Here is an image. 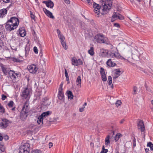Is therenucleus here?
<instances>
[{
  "mask_svg": "<svg viewBox=\"0 0 153 153\" xmlns=\"http://www.w3.org/2000/svg\"><path fill=\"white\" fill-rule=\"evenodd\" d=\"M100 8H96V9H94V12L95 13H97V15H98V17H99V14L100 13Z\"/></svg>",
  "mask_w": 153,
  "mask_h": 153,
  "instance_id": "e433bc0d",
  "label": "nucleus"
},
{
  "mask_svg": "<svg viewBox=\"0 0 153 153\" xmlns=\"http://www.w3.org/2000/svg\"><path fill=\"white\" fill-rule=\"evenodd\" d=\"M94 40L97 42L100 43H105L106 42L105 40L104 35L98 34L94 37Z\"/></svg>",
  "mask_w": 153,
  "mask_h": 153,
  "instance_id": "f257e3e1",
  "label": "nucleus"
},
{
  "mask_svg": "<svg viewBox=\"0 0 153 153\" xmlns=\"http://www.w3.org/2000/svg\"><path fill=\"white\" fill-rule=\"evenodd\" d=\"M115 58H120L121 56L118 53H116L115 54Z\"/></svg>",
  "mask_w": 153,
  "mask_h": 153,
  "instance_id": "09e8293b",
  "label": "nucleus"
},
{
  "mask_svg": "<svg viewBox=\"0 0 153 153\" xmlns=\"http://www.w3.org/2000/svg\"><path fill=\"white\" fill-rule=\"evenodd\" d=\"M19 33L20 35L22 37H24L25 36L26 34V33L25 30L23 28H21L19 29Z\"/></svg>",
  "mask_w": 153,
  "mask_h": 153,
  "instance_id": "a878e982",
  "label": "nucleus"
},
{
  "mask_svg": "<svg viewBox=\"0 0 153 153\" xmlns=\"http://www.w3.org/2000/svg\"><path fill=\"white\" fill-rule=\"evenodd\" d=\"M7 10L6 9H3L0 10V17L3 18L7 13Z\"/></svg>",
  "mask_w": 153,
  "mask_h": 153,
  "instance_id": "412c9836",
  "label": "nucleus"
},
{
  "mask_svg": "<svg viewBox=\"0 0 153 153\" xmlns=\"http://www.w3.org/2000/svg\"><path fill=\"white\" fill-rule=\"evenodd\" d=\"M100 73L101 76L102 80L104 82L106 81L107 80V78L105 73L104 70L103 68H100Z\"/></svg>",
  "mask_w": 153,
  "mask_h": 153,
  "instance_id": "9b49d317",
  "label": "nucleus"
},
{
  "mask_svg": "<svg viewBox=\"0 0 153 153\" xmlns=\"http://www.w3.org/2000/svg\"><path fill=\"white\" fill-rule=\"evenodd\" d=\"M30 12V16L31 18L32 19H35V16L33 14V13L32 12Z\"/></svg>",
  "mask_w": 153,
  "mask_h": 153,
  "instance_id": "49530a36",
  "label": "nucleus"
},
{
  "mask_svg": "<svg viewBox=\"0 0 153 153\" xmlns=\"http://www.w3.org/2000/svg\"><path fill=\"white\" fill-rule=\"evenodd\" d=\"M64 94L63 92H58V97L59 99L61 100L64 97Z\"/></svg>",
  "mask_w": 153,
  "mask_h": 153,
  "instance_id": "7c9ffc66",
  "label": "nucleus"
},
{
  "mask_svg": "<svg viewBox=\"0 0 153 153\" xmlns=\"http://www.w3.org/2000/svg\"><path fill=\"white\" fill-rule=\"evenodd\" d=\"M137 48H134V53H135L136 55V57H137V60L139 59V56L140 55V53L138 51V50L137 49L138 48L137 47H136Z\"/></svg>",
  "mask_w": 153,
  "mask_h": 153,
  "instance_id": "cd10ccee",
  "label": "nucleus"
},
{
  "mask_svg": "<svg viewBox=\"0 0 153 153\" xmlns=\"http://www.w3.org/2000/svg\"><path fill=\"white\" fill-rule=\"evenodd\" d=\"M67 95L68 96V98L71 100L73 98L74 96L72 92L70 91H67Z\"/></svg>",
  "mask_w": 153,
  "mask_h": 153,
  "instance_id": "bb28decb",
  "label": "nucleus"
},
{
  "mask_svg": "<svg viewBox=\"0 0 153 153\" xmlns=\"http://www.w3.org/2000/svg\"><path fill=\"white\" fill-rule=\"evenodd\" d=\"M65 74L66 77L68 76L67 70L65 69Z\"/></svg>",
  "mask_w": 153,
  "mask_h": 153,
  "instance_id": "603ef678",
  "label": "nucleus"
},
{
  "mask_svg": "<svg viewBox=\"0 0 153 153\" xmlns=\"http://www.w3.org/2000/svg\"><path fill=\"white\" fill-rule=\"evenodd\" d=\"M1 121L0 122V127L1 128H7L10 123H12L11 121L5 118L1 119Z\"/></svg>",
  "mask_w": 153,
  "mask_h": 153,
  "instance_id": "f03ea898",
  "label": "nucleus"
},
{
  "mask_svg": "<svg viewBox=\"0 0 153 153\" xmlns=\"http://www.w3.org/2000/svg\"><path fill=\"white\" fill-rule=\"evenodd\" d=\"M110 137L109 135H108L106 137L105 140V145H108L110 143V142L109 140Z\"/></svg>",
  "mask_w": 153,
  "mask_h": 153,
  "instance_id": "c756f323",
  "label": "nucleus"
},
{
  "mask_svg": "<svg viewBox=\"0 0 153 153\" xmlns=\"http://www.w3.org/2000/svg\"><path fill=\"white\" fill-rule=\"evenodd\" d=\"M19 73H15V71L11 70H10L9 76L10 77L12 80L16 79L19 75Z\"/></svg>",
  "mask_w": 153,
  "mask_h": 153,
  "instance_id": "6e6552de",
  "label": "nucleus"
},
{
  "mask_svg": "<svg viewBox=\"0 0 153 153\" xmlns=\"http://www.w3.org/2000/svg\"><path fill=\"white\" fill-rule=\"evenodd\" d=\"M107 65L109 66L113 67L116 65V64L111 61V59H110L108 60L106 62Z\"/></svg>",
  "mask_w": 153,
  "mask_h": 153,
  "instance_id": "6ab92c4d",
  "label": "nucleus"
},
{
  "mask_svg": "<svg viewBox=\"0 0 153 153\" xmlns=\"http://www.w3.org/2000/svg\"><path fill=\"white\" fill-rule=\"evenodd\" d=\"M5 3H9L10 1V0H2Z\"/></svg>",
  "mask_w": 153,
  "mask_h": 153,
  "instance_id": "e2e57ef3",
  "label": "nucleus"
},
{
  "mask_svg": "<svg viewBox=\"0 0 153 153\" xmlns=\"http://www.w3.org/2000/svg\"><path fill=\"white\" fill-rule=\"evenodd\" d=\"M119 15V13H114L113 15L112 16L113 18H117V17Z\"/></svg>",
  "mask_w": 153,
  "mask_h": 153,
  "instance_id": "79ce46f5",
  "label": "nucleus"
},
{
  "mask_svg": "<svg viewBox=\"0 0 153 153\" xmlns=\"http://www.w3.org/2000/svg\"><path fill=\"white\" fill-rule=\"evenodd\" d=\"M33 50L34 52L36 53H38V50L37 47H34L33 48Z\"/></svg>",
  "mask_w": 153,
  "mask_h": 153,
  "instance_id": "a18cd8bd",
  "label": "nucleus"
},
{
  "mask_svg": "<svg viewBox=\"0 0 153 153\" xmlns=\"http://www.w3.org/2000/svg\"><path fill=\"white\" fill-rule=\"evenodd\" d=\"M137 128L140 129L141 132H143L145 130V128L143 121L140 119H138L137 121Z\"/></svg>",
  "mask_w": 153,
  "mask_h": 153,
  "instance_id": "20e7f679",
  "label": "nucleus"
},
{
  "mask_svg": "<svg viewBox=\"0 0 153 153\" xmlns=\"http://www.w3.org/2000/svg\"><path fill=\"white\" fill-rule=\"evenodd\" d=\"M147 146L148 147H149L150 149L152 151H153V144L151 142H149L147 144Z\"/></svg>",
  "mask_w": 153,
  "mask_h": 153,
  "instance_id": "72a5a7b5",
  "label": "nucleus"
},
{
  "mask_svg": "<svg viewBox=\"0 0 153 153\" xmlns=\"http://www.w3.org/2000/svg\"><path fill=\"white\" fill-rule=\"evenodd\" d=\"M85 108V106H83V107H82V108H80L79 109V111L80 112H82L84 108Z\"/></svg>",
  "mask_w": 153,
  "mask_h": 153,
  "instance_id": "13d9d810",
  "label": "nucleus"
},
{
  "mask_svg": "<svg viewBox=\"0 0 153 153\" xmlns=\"http://www.w3.org/2000/svg\"><path fill=\"white\" fill-rule=\"evenodd\" d=\"M114 26L116 27H120V25L119 24L116 23H114Z\"/></svg>",
  "mask_w": 153,
  "mask_h": 153,
  "instance_id": "3c124183",
  "label": "nucleus"
},
{
  "mask_svg": "<svg viewBox=\"0 0 153 153\" xmlns=\"http://www.w3.org/2000/svg\"><path fill=\"white\" fill-rule=\"evenodd\" d=\"M71 62L73 65L75 66L82 65L83 64V62L80 59H79L77 60L75 57H73L72 58Z\"/></svg>",
  "mask_w": 153,
  "mask_h": 153,
  "instance_id": "423d86ee",
  "label": "nucleus"
},
{
  "mask_svg": "<svg viewBox=\"0 0 153 153\" xmlns=\"http://www.w3.org/2000/svg\"><path fill=\"white\" fill-rule=\"evenodd\" d=\"M14 25L12 22L9 19L5 24V27L7 31H10L12 30H13L16 28H13V26Z\"/></svg>",
  "mask_w": 153,
  "mask_h": 153,
  "instance_id": "39448f33",
  "label": "nucleus"
},
{
  "mask_svg": "<svg viewBox=\"0 0 153 153\" xmlns=\"http://www.w3.org/2000/svg\"><path fill=\"white\" fill-rule=\"evenodd\" d=\"M108 82L110 87H111L112 88H113V85L112 83V78L111 76H109L108 78Z\"/></svg>",
  "mask_w": 153,
  "mask_h": 153,
  "instance_id": "4be33fe9",
  "label": "nucleus"
},
{
  "mask_svg": "<svg viewBox=\"0 0 153 153\" xmlns=\"http://www.w3.org/2000/svg\"><path fill=\"white\" fill-rule=\"evenodd\" d=\"M76 85L78 88H80L81 86V79L80 76H78L76 81Z\"/></svg>",
  "mask_w": 153,
  "mask_h": 153,
  "instance_id": "f3484780",
  "label": "nucleus"
},
{
  "mask_svg": "<svg viewBox=\"0 0 153 153\" xmlns=\"http://www.w3.org/2000/svg\"><path fill=\"white\" fill-rule=\"evenodd\" d=\"M32 153H44V152L39 150L37 149L32 150Z\"/></svg>",
  "mask_w": 153,
  "mask_h": 153,
  "instance_id": "f704fd0d",
  "label": "nucleus"
},
{
  "mask_svg": "<svg viewBox=\"0 0 153 153\" xmlns=\"http://www.w3.org/2000/svg\"><path fill=\"white\" fill-rule=\"evenodd\" d=\"M108 152V150L105 149L104 146H103L102 148V151L100 153H107Z\"/></svg>",
  "mask_w": 153,
  "mask_h": 153,
  "instance_id": "c9c22d12",
  "label": "nucleus"
},
{
  "mask_svg": "<svg viewBox=\"0 0 153 153\" xmlns=\"http://www.w3.org/2000/svg\"><path fill=\"white\" fill-rule=\"evenodd\" d=\"M4 139L5 140H8L9 137L7 135L5 136L4 137Z\"/></svg>",
  "mask_w": 153,
  "mask_h": 153,
  "instance_id": "bf43d9fd",
  "label": "nucleus"
},
{
  "mask_svg": "<svg viewBox=\"0 0 153 153\" xmlns=\"http://www.w3.org/2000/svg\"><path fill=\"white\" fill-rule=\"evenodd\" d=\"M65 3H67V4H70V1L69 0H64Z\"/></svg>",
  "mask_w": 153,
  "mask_h": 153,
  "instance_id": "0e129e2a",
  "label": "nucleus"
},
{
  "mask_svg": "<svg viewBox=\"0 0 153 153\" xmlns=\"http://www.w3.org/2000/svg\"><path fill=\"white\" fill-rule=\"evenodd\" d=\"M10 60L13 61V62H19V60L16 58L14 57H11L10 58Z\"/></svg>",
  "mask_w": 153,
  "mask_h": 153,
  "instance_id": "58836bf2",
  "label": "nucleus"
},
{
  "mask_svg": "<svg viewBox=\"0 0 153 153\" xmlns=\"http://www.w3.org/2000/svg\"><path fill=\"white\" fill-rule=\"evenodd\" d=\"M49 148H51L53 146V143H52L50 142L49 143Z\"/></svg>",
  "mask_w": 153,
  "mask_h": 153,
  "instance_id": "69168bd1",
  "label": "nucleus"
},
{
  "mask_svg": "<svg viewBox=\"0 0 153 153\" xmlns=\"http://www.w3.org/2000/svg\"><path fill=\"white\" fill-rule=\"evenodd\" d=\"M66 79L67 81L68 82V83H69V76H67V77H66Z\"/></svg>",
  "mask_w": 153,
  "mask_h": 153,
  "instance_id": "338daca9",
  "label": "nucleus"
},
{
  "mask_svg": "<svg viewBox=\"0 0 153 153\" xmlns=\"http://www.w3.org/2000/svg\"><path fill=\"white\" fill-rule=\"evenodd\" d=\"M1 67L3 71V73L7 75L8 74H9V72H10V70L9 69L6 68L4 66L1 65Z\"/></svg>",
  "mask_w": 153,
  "mask_h": 153,
  "instance_id": "aec40b11",
  "label": "nucleus"
},
{
  "mask_svg": "<svg viewBox=\"0 0 153 153\" xmlns=\"http://www.w3.org/2000/svg\"><path fill=\"white\" fill-rule=\"evenodd\" d=\"M62 87H59V92H62Z\"/></svg>",
  "mask_w": 153,
  "mask_h": 153,
  "instance_id": "052dcab7",
  "label": "nucleus"
},
{
  "mask_svg": "<svg viewBox=\"0 0 153 153\" xmlns=\"http://www.w3.org/2000/svg\"><path fill=\"white\" fill-rule=\"evenodd\" d=\"M59 38L60 39L61 42L62 41H64L65 39V37L62 34L60 35V36H59Z\"/></svg>",
  "mask_w": 153,
  "mask_h": 153,
  "instance_id": "c03bdc74",
  "label": "nucleus"
},
{
  "mask_svg": "<svg viewBox=\"0 0 153 153\" xmlns=\"http://www.w3.org/2000/svg\"><path fill=\"white\" fill-rule=\"evenodd\" d=\"M0 112L4 113L5 112V109L3 107L0 103Z\"/></svg>",
  "mask_w": 153,
  "mask_h": 153,
  "instance_id": "4c0bfd02",
  "label": "nucleus"
},
{
  "mask_svg": "<svg viewBox=\"0 0 153 153\" xmlns=\"http://www.w3.org/2000/svg\"><path fill=\"white\" fill-rule=\"evenodd\" d=\"M124 17L122 16L121 15L119 14V19L122 20L124 19Z\"/></svg>",
  "mask_w": 153,
  "mask_h": 153,
  "instance_id": "5fc2aeb1",
  "label": "nucleus"
},
{
  "mask_svg": "<svg viewBox=\"0 0 153 153\" xmlns=\"http://www.w3.org/2000/svg\"><path fill=\"white\" fill-rule=\"evenodd\" d=\"M115 72L114 73V76L113 77V80L117 78L121 74V71H120L119 69H115Z\"/></svg>",
  "mask_w": 153,
  "mask_h": 153,
  "instance_id": "dca6fc26",
  "label": "nucleus"
},
{
  "mask_svg": "<svg viewBox=\"0 0 153 153\" xmlns=\"http://www.w3.org/2000/svg\"><path fill=\"white\" fill-rule=\"evenodd\" d=\"M37 122L39 125L41 124V123L42 124V125L45 122V120L40 115H39L38 117V120Z\"/></svg>",
  "mask_w": 153,
  "mask_h": 153,
  "instance_id": "393cba45",
  "label": "nucleus"
},
{
  "mask_svg": "<svg viewBox=\"0 0 153 153\" xmlns=\"http://www.w3.org/2000/svg\"><path fill=\"white\" fill-rule=\"evenodd\" d=\"M10 20L14 25L13 26V27L16 28L19 23V19L16 17H11Z\"/></svg>",
  "mask_w": 153,
  "mask_h": 153,
  "instance_id": "1a4fd4ad",
  "label": "nucleus"
},
{
  "mask_svg": "<svg viewBox=\"0 0 153 153\" xmlns=\"http://www.w3.org/2000/svg\"><path fill=\"white\" fill-rule=\"evenodd\" d=\"M29 102L28 100H27L24 103L21 111L28 113L29 111Z\"/></svg>",
  "mask_w": 153,
  "mask_h": 153,
  "instance_id": "7ed1b4c3",
  "label": "nucleus"
},
{
  "mask_svg": "<svg viewBox=\"0 0 153 153\" xmlns=\"http://www.w3.org/2000/svg\"><path fill=\"white\" fill-rule=\"evenodd\" d=\"M29 151H28V150H25V151H24V150H22V152H23V153H30L29 152Z\"/></svg>",
  "mask_w": 153,
  "mask_h": 153,
  "instance_id": "680f3d73",
  "label": "nucleus"
},
{
  "mask_svg": "<svg viewBox=\"0 0 153 153\" xmlns=\"http://www.w3.org/2000/svg\"><path fill=\"white\" fill-rule=\"evenodd\" d=\"M13 102L12 101H10L8 104V105L9 107H12L13 106Z\"/></svg>",
  "mask_w": 153,
  "mask_h": 153,
  "instance_id": "37998d69",
  "label": "nucleus"
},
{
  "mask_svg": "<svg viewBox=\"0 0 153 153\" xmlns=\"http://www.w3.org/2000/svg\"><path fill=\"white\" fill-rule=\"evenodd\" d=\"M122 135L120 134L117 133L115 137V140L116 141L118 140L119 138L122 136Z\"/></svg>",
  "mask_w": 153,
  "mask_h": 153,
  "instance_id": "473e14b6",
  "label": "nucleus"
},
{
  "mask_svg": "<svg viewBox=\"0 0 153 153\" xmlns=\"http://www.w3.org/2000/svg\"><path fill=\"white\" fill-rule=\"evenodd\" d=\"M125 121V120L124 119H122L120 122V123H121V124H122L123 122H124V121Z\"/></svg>",
  "mask_w": 153,
  "mask_h": 153,
  "instance_id": "774afa93",
  "label": "nucleus"
},
{
  "mask_svg": "<svg viewBox=\"0 0 153 153\" xmlns=\"http://www.w3.org/2000/svg\"><path fill=\"white\" fill-rule=\"evenodd\" d=\"M30 146L29 144L26 143L24 145H23L22 146H21L20 148V152H22V150H23L24 151L25 150H28L29 151L30 150L29 148Z\"/></svg>",
  "mask_w": 153,
  "mask_h": 153,
  "instance_id": "f8f14e48",
  "label": "nucleus"
},
{
  "mask_svg": "<svg viewBox=\"0 0 153 153\" xmlns=\"http://www.w3.org/2000/svg\"><path fill=\"white\" fill-rule=\"evenodd\" d=\"M43 10L47 16L50 18L53 19L54 17L52 13L45 8H43Z\"/></svg>",
  "mask_w": 153,
  "mask_h": 153,
  "instance_id": "2eb2a0df",
  "label": "nucleus"
},
{
  "mask_svg": "<svg viewBox=\"0 0 153 153\" xmlns=\"http://www.w3.org/2000/svg\"><path fill=\"white\" fill-rule=\"evenodd\" d=\"M42 101L43 102V104L45 106L49 105L51 103V102L49 100L46 98H44L43 99Z\"/></svg>",
  "mask_w": 153,
  "mask_h": 153,
  "instance_id": "b1692460",
  "label": "nucleus"
},
{
  "mask_svg": "<svg viewBox=\"0 0 153 153\" xmlns=\"http://www.w3.org/2000/svg\"><path fill=\"white\" fill-rule=\"evenodd\" d=\"M137 92H139V91H138L137 88L136 87L134 86V94L137 93Z\"/></svg>",
  "mask_w": 153,
  "mask_h": 153,
  "instance_id": "4d7b16f0",
  "label": "nucleus"
},
{
  "mask_svg": "<svg viewBox=\"0 0 153 153\" xmlns=\"http://www.w3.org/2000/svg\"><path fill=\"white\" fill-rule=\"evenodd\" d=\"M101 54L102 56L103 57H108V53L107 51L103 49H101Z\"/></svg>",
  "mask_w": 153,
  "mask_h": 153,
  "instance_id": "5701e85b",
  "label": "nucleus"
},
{
  "mask_svg": "<svg viewBox=\"0 0 153 153\" xmlns=\"http://www.w3.org/2000/svg\"><path fill=\"white\" fill-rule=\"evenodd\" d=\"M27 68L29 72L32 74H36L38 70V68L34 64L29 66Z\"/></svg>",
  "mask_w": 153,
  "mask_h": 153,
  "instance_id": "0eeeda50",
  "label": "nucleus"
},
{
  "mask_svg": "<svg viewBox=\"0 0 153 153\" xmlns=\"http://www.w3.org/2000/svg\"><path fill=\"white\" fill-rule=\"evenodd\" d=\"M7 97L4 95V94H2V98H1V99L2 100H4Z\"/></svg>",
  "mask_w": 153,
  "mask_h": 153,
  "instance_id": "864d4df0",
  "label": "nucleus"
},
{
  "mask_svg": "<svg viewBox=\"0 0 153 153\" xmlns=\"http://www.w3.org/2000/svg\"><path fill=\"white\" fill-rule=\"evenodd\" d=\"M4 46V43L2 40L0 39V48H1Z\"/></svg>",
  "mask_w": 153,
  "mask_h": 153,
  "instance_id": "de8ad7c7",
  "label": "nucleus"
},
{
  "mask_svg": "<svg viewBox=\"0 0 153 153\" xmlns=\"http://www.w3.org/2000/svg\"><path fill=\"white\" fill-rule=\"evenodd\" d=\"M22 97L23 98L25 99L29 98L30 97V90L28 88H26L24 91H22Z\"/></svg>",
  "mask_w": 153,
  "mask_h": 153,
  "instance_id": "9d476101",
  "label": "nucleus"
},
{
  "mask_svg": "<svg viewBox=\"0 0 153 153\" xmlns=\"http://www.w3.org/2000/svg\"><path fill=\"white\" fill-rule=\"evenodd\" d=\"M57 32L58 34V36L59 37V36H60V35L61 34V32L59 29H57Z\"/></svg>",
  "mask_w": 153,
  "mask_h": 153,
  "instance_id": "6e6d98bb",
  "label": "nucleus"
},
{
  "mask_svg": "<svg viewBox=\"0 0 153 153\" xmlns=\"http://www.w3.org/2000/svg\"><path fill=\"white\" fill-rule=\"evenodd\" d=\"M93 6L94 9H96V8H100L99 5L95 3L93 4Z\"/></svg>",
  "mask_w": 153,
  "mask_h": 153,
  "instance_id": "a19ab883",
  "label": "nucleus"
},
{
  "mask_svg": "<svg viewBox=\"0 0 153 153\" xmlns=\"http://www.w3.org/2000/svg\"><path fill=\"white\" fill-rule=\"evenodd\" d=\"M51 112L50 111H47L42 113L40 116L45 120L47 117L51 114Z\"/></svg>",
  "mask_w": 153,
  "mask_h": 153,
  "instance_id": "a211bd4d",
  "label": "nucleus"
},
{
  "mask_svg": "<svg viewBox=\"0 0 153 153\" xmlns=\"http://www.w3.org/2000/svg\"><path fill=\"white\" fill-rule=\"evenodd\" d=\"M42 2L45 4L47 7L50 8H52L54 6L53 3L50 0L43 1Z\"/></svg>",
  "mask_w": 153,
  "mask_h": 153,
  "instance_id": "ddd939ff",
  "label": "nucleus"
},
{
  "mask_svg": "<svg viewBox=\"0 0 153 153\" xmlns=\"http://www.w3.org/2000/svg\"><path fill=\"white\" fill-rule=\"evenodd\" d=\"M110 56L112 58H115V55L114 53H111L110 54Z\"/></svg>",
  "mask_w": 153,
  "mask_h": 153,
  "instance_id": "8fccbe9b",
  "label": "nucleus"
},
{
  "mask_svg": "<svg viewBox=\"0 0 153 153\" xmlns=\"http://www.w3.org/2000/svg\"><path fill=\"white\" fill-rule=\"evenodd\" d=\"M88 53L91 56H93L94 54V48L93 47L90 48V49L88 51Z\"/></svg>",
  "mask_w": 153,
  "mask_h": 153,
  "instance_id": "c85d7f7f",
  "label": "nucleus"
},
{
  "mask_svg": "<svg viewBox=\"0 0 153 153\" xmlns=\"http://www.w3.org/2000/svg\"><path fill=\"white\" fill-rule=\"evenodd\" d=\"M61 44L62 45V46L66 50L68 48V46L66 45V42L64 41H62L61 42Z\"/></svg>",
  "mask_w": 153,
  "mask_h": 153,
  "instance_id": "2f4dec72",
  "label": "nucleus"
},
{
  "mask_svg": "<svg viewBox=\"0 0 153 153\" xmlns=\"http://www.w3.org/2000/svg\"><path fill=\"white\" fill-rule=\"evenodd\" d=\"M27 114V113H26L21 111L20 117V119L22 121H24L26 119L28 116Z\"/></svg>",
  "mask_w": 153,
  "mask_h": 153,
  "instance_id": "4468645a",
  "label": "nucleus"
},
{
  "mask_svg": "<svg viewBox=\"0 0 153 153\" xmlns=\"http://www.w3.org/2000/svg\"><path fill=\"white\" fill-rule=\"evenodd\" d=\"M122 103L121 101L120 100H117L115 104L117 107L120 106L121 105V104Z\"/></svg>",
  "mask_w": 153,
  "mask_h": 153,
  "instance_id": "ea45409f",
  "label": "nucleus"
}]
</instances>
